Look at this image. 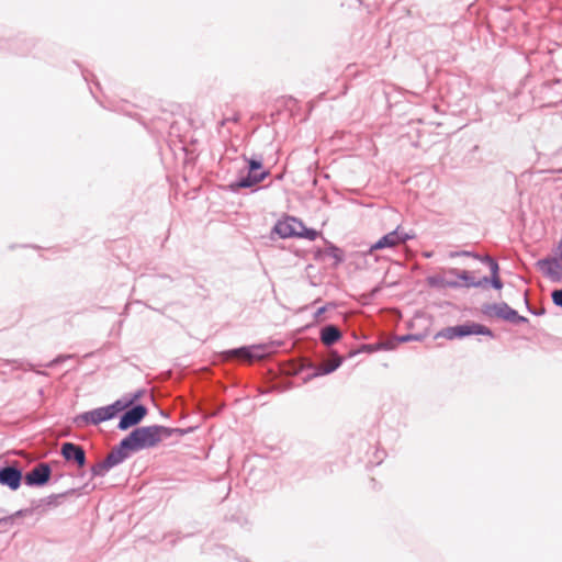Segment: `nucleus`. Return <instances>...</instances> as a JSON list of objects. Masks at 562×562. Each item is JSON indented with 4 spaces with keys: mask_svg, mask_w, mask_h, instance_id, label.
<instances>
[{
    "mask_svg": "<svg viewBox=\"0 0 562 562\" xmlns=\"http://www.w3.org/2000/svg\"><path fill=\"white\" fill-rule=\"evenodd\" d=\"M302 221L293 216H286L276 223L272 232L278 234L281 238H292L299 237V232L302 229Z\"/></svg>",
    "mask_w": 562,
    "mask_h": 562,
    "instance_id": "obj_9",
    "label": "nucleus"
},
{
    "mask_svg": "<svg viewBox=\"0 0 562 562\" xmlns=\"http://www.w3.org/2000/svg\"><path fill=\"white\" fill-rule=\"evenodd\" d=\"M224 355L226 359H238L251 363L265 357V347L262 345L243 346L229 349Z\"/></svg>",
    "mask_w": 562,
    "mask_h": 562,
    "instance_id": "obj_5",
    "label": "nucleus"
},
{
    "mask_svg": "<svg viewBox=\"0 0 562 562\" xmlns=\"http://www.w3.org/2000/svg\"><path fill=\"white\" fill-rule=\"evenodd\" d=\"M61 361V357H58L49 362L48 367H54Z\"/></svg>",
    "mask_w": 562,
    "mask_h": 562,
    "instance_id": "obj_31",
    "label": "nucleus"
},
{
    "mask_svg": "<svg viewBox=\"0 0 562 562\" xmlns=\"http://www.w3.org/2000/svg\"><path fill=\"white\" fill-rule=\"evenodd\" d=\"M342 363V358L336 353H333L331 359L324 364L315 367V370L312 374L308 375V379L316 378L319 375H325L337 370Z\"/></svg>",
    "mask_w": 562,
    "mask_h": 562,
    "instance_id": "obj_15",
    "label": "nucleus"
},
{
    "mask_svg": "<svg viewBox=\"0 0 562 562\" xmlns=\"http://www.w3.org/2000/svg\"><path fill=\"white\" fill-rule=\"evenodd\" d=\"M299 238H305L308 240H315L318 236V232L313 228H307L304 224L302 229L299 232Z\"/></svg>",
    "mask_w": 562,
    "mask_h": 562,
    "instance_id": "obj_20",
    "label": "nucleus"
},
{
    "mask_svg": "<svg viewBox=\"0 0 562 562\" xmlns=\"http://www.w3.org/2000/svg\"><path fill=\"white\" fill-rule=\"evenodd\" d=\"M341 338V331L335 325H327L321 331V340L325 346H331Z\"/></svg>",
    "mask_w": 562,
    "mask_h": 562,
    "instance_id": "obj_16",
    "label": "nucleus"
},
{
    "mask_svg": "<svg viewBox=\"0 0 562 562\" xmlns=\"http://www.w3.org/2000/svg\"><path fill=\"white\" fill-rule=\"evenodd\" d=\"M175 431H178V429L160 425L135 428L102 461L91 467L92 476H105L111 469L128 459L131 453L154 448L164 439L169 438Z\"/></svg>",
    "mask_w": 562,
    "mask_h": 562,
    "instance_id": "obj_1",
    "label": "nucleus"
},
{
    "mask_svg": "<svg viewBox=\"0 0 562 562\" xmlns=\"http://www.w3.org/2000/svg\"><path fill=\"white\" fill-rule=\"evenodd\" d=\"M68 493L69 492L63 494H52L43 499V502H45L47 505H57L58 499L65 497Z\"/></svg>",
    "mask_w": 562,
    "mask_h": 562,
    "instance_id": "obj_23",
    "label": "nucleus"
},
{
    "mask_svg": "<svg viewBox=\"0 0 562 562\" xmlns=\"http://www.w3.org/2000/svg\"><path fill=\"white\" fill-rule=\"evenodd\" d=\"M30 510L29 509H20L18 512H15L13 515L11 516H8V517H3V518H0V526L2 525H7L9 522H12L13 518L14 517H21V516H24L29 513Z\"/></svg>",
    "mask_w": 562,
    "mask_h": 562,
    "instance_id": "obj_21",
    "label": "nucleus"
},
{
    "mask_svg": "<svg viewBox=\"0 0 562 562\" xmlns=\"http://www.w3.org/2000/svg\"><path fill=\"white\" fill-rule=\"evenodd\" d=\"M551 297L553 304L562 308V289L553 290Z\"/></svg>",
    "mask_w": 562,
    "mask_h": 562,
    "instance_id": "obj_24",
    "label": "nucleus"
},
{
    "mask_svg": "<svg viewBox=\"0 0 562 562\" xmlns=\"http://www.w3.org/2000/svg\"><path fill=\"white\" fill-rule=\"evenodd\" d=\"M147 407L143 404H136L121 415L117 428L120 430H127L138 425L147 415Z\"/></svg>",
    "mask_w": 562,
    "mask_h": 562,
    "instance_id": "obj_7",
    "label": "nucleus"
},
{
    "mask_svg": "<svg viewBox=\"0 0 562 562\" xmlns=\"http://www.w3.org/2000/svg\"><path fill=\"white\" fill-rule=\"evenodd\" d=\"M23 481V472L20 467L14 464H7L0 467V484L7 486L11 491L20 488Z\"/></svg>",
    "mask_w": 562,
    "mask_h": 562,
    "instance_id": "obj_8",
    "label": "nucleus"
},
{
    "mask_svg": "<svg viewBox=\"0 0 562 562\" xmlns=\"http://www.w3.org/2000/svg\"><path fill=\"white\" fill-rule=\"evenodd\" d=\"M417 339H418V337H417V336H415V335H409V334H408V335H403V336H400V337H398V341H401V342H406V341L417 340Z\"/></svg>",
    "mask_w": 562,
    "mask_h": 562,
    "instance_id": "obj_28",
    "label": "nucleus"
},
{
    "mask_svg": "<svg viewBox=\"0 0 562 562\" xmlns=\"http://www.w3.org/2000/svg\"><path fill=\"white\" fill-rule=\"evenodd\" d=\"M538 269L553 282L562 280V261L552 257L542 258L537 261Z\"/></svg>",
    "mask_w": 562,
    "mask_h": 562,
    "instance_id": "obj_10",
    "label": "nucleus"
},
{
    "mask_svg": "<svg viewBox=\"0 0 562 562\" xmlns=\"http://www.w3.org/2000/svg\"><path fill=\"white\" fill-rule=\"evenodd\" d=\"M328 255L331 258H334L336 260V262H341L342 261L341 250L338 247L334 246V245L329 246Z\"/></svg>",
    "mask_w": 562,
    "mask_h": 562,
    "instance_id": "obj_22",
    "label": "nucleus"
},
{
    "mask_svg": "<svg viewBox=\"0 0 562 562\" xmlns=\"http://www.w3.org/2000/svg\"><path fill=\"white\" fill-rule=\"evenodd\" d=\"M553 258L562 261V239L559 241L557 246L555 256Z\"/></svg>",
    "mask_w": 562,
    "mask_h": 562,
    "instance_id": "obj_29",
    "label": "nucleus"
},
{
    "mask_svg": "<svg viewBox=\"0 0 562 562\" xmlns=\"http://www.w3.org/2000/svg\"><path fill=\"white\" fill-rule=\"evenodd\" d=\"M470 335H484L488 337H494L493 331L479 323L469 322L462 325L450 326L441 329L436 337H442L449 340L454 338H463Z\"/></svg>",
    "mask_w": 562,
    "mask_h": 562,
    "instance_id": "obj_2",
    "label": "nucleus"
},
{
    "mask_svg": "<svg viewBox=\"0 0 562 562\" xmlns=\"http://www.w3.org/2000/svg\"><path fill=\"white\" fill-rule=\"evenodd\" d=\"M482 314L487 318H499L514 324L526 323L528 319L517 313L507 303H487L481 307Z\"/></svg>",
    "mask_w": 562,
    "mask_h": 562,
    "instance_id": "obj_3",
    "label": "nucleus"
},
{
    "mask_svg": "<svg viewBox=\"0 0 562 562\" xmlns=\"http://www.w3.org/2000/svg\"><path fill=\"white\" fill-rule=\"evenodd\" d=\"M269 176L268 170H261L260 172H249L247 176L240 177L237 181L229 184L232 191L237 192L239 189L251 188Z\"/></svg>",
    "mask_w": 562,
    "mask_h": 562,
    "instance_id": "obj_12",
    "label": "nucleus"
},
{
    "mask_svg": "<svg viewBox=\"0 0 562 562\" xmlns=\"http://www.w3.org/2000/svg\"><path fill=\"white\" fill-rule=\"evenodd\" d=\"M325 311L326 308L324 306L319 307L315 313V317H319Z\"/></svg>",
    "mask_w": 562,
    "mask_h": 562,
    "instance_id": "obj_32",
    "label": "nucleus"
},
{
    "mask_svg": "<svg viewBox=\"0 0 562 562\" xmlns=\"http://www.w3.org/2000/svg\"><path fill=\"white\" fill-rule=\"evenodd\" d=\"M111 417L106 411V407H98L89 412H85L77 416L76 423L78 425L82 424H92V425H99L102 422L110 420Z\"/></svg>",
    "mask_w": 562,
    "mask_h": 562,
    "instance_id": "obj_13",
    "label": "nucleus"
},
{
    "mask_svg": "<svg viewBox=\"0 0 562 562\" xmlns=\"http://www.w3.org/2000/svg\"><path fill=\"white\" fill-rule=\"evenodd\" d=\"M480 260L483 263L487 265V267L491 270V274L492 276H497L498 274L499 267H498V263H497V261L495 259H493L490 256H484V257H481Z\"/></svg>",
    "mask_w": 562,
    "mask_h": 562,
    "instance_id": "obj_19",
    "label": "nucleus"
},
{
    "mask_svg": "<svg viewBox=\"0 0 562 562\" xmlns=\"http://www.w3.org/2000/svg\"><path fill=\"white\" fill-rule=\"evenodd\" d=\"M52 475V469L48 463L41 462L37 463L33 469H31L29 472H26L25 475H23V480L25 485L30 487H40L46 485Z\"/></svg>",
    "mask_w": 562,
    "mask_h": 562,
    "instance_id": "obj_6",
    "label": "nucleus"
},
{
    "mask_svg": "<svg viewBox=\"0 0 562 562\" xmlns=\"http://www.w3.org/2000/svg\"><path fill=\"white\" fill-rule=\"evenodd\" d=\"M139 394H135L131 400H116L114 403L106 405V411L112 418H114L119 413L125 412V409L133 403L134 400H137Z\"/></svg>",
    "mask_w": 562,
    "mask_h": 562,
    "instance_id": "obj_17",
    "label": "nucleus"
},
{
    "mask_svg": "<svg viewBox=\"0 0 562 562\" xmlns=\"http://www.w3.org/2000/svg\"><path fill=\"white\" fill-rule=\"evenodd\" d=\"M414 236L404 232L400 226H397L394 231L387 233L383 237H381L378 241L372 244L369 248V252L372 254L375 250L384 249V248H394L400 244H404L407 240L412 239Z\"/></svg>",
    "mask_w": 562,
    "mask_h": 562,
    "instance_id": "obj_4",
    "label": "nucleus"
},
{
    "mask_svg": "<svg viewBox=\"0 0 562 562\" xmlns=\"http://www.w3.org/2000/svg\"><path fill=\"white\" fill-rule=\"evenodd\" d=\"M244 159L247 161V169L249 172H260L262 170L261 158H247L244 156Z\"/></svg>",
    "mask_w": 562,
    "mask_h": 562,
    "instance_id": "obj_18",
    "label": "nucleus"
},
{
    "mask_svg": "<svg viewBox=\"0 0 562 562\" xmlns=\"http://www.w3.org/2000/svg\"><path fill=\"white\" fill-rule=\"evenodd\" d=\"M460 256H463V257H473L475 259H479L481 258V256L476 255V254H473L471 251H468V250H461L460 251Z\"/></svg>",
    "mask_w": 562,
    "mask_h": 562,
    "instance_id": "obj_30",
    "label": "nucleus"
},
{
    "mask_svg": "<svg viewBox=\"0 0 562 562\" xmlns=\"http://www.w3.org/2000/svg\"><path fill=\"white\" fill-rule=\"evenodd\" d=\"M449 274L456 276L458 279L464 281V285L467 288H481L488 283V278L483 277L482 279L475 281L469 271L467 270H458L456 268H452L448 271Z\"/></svg>",
    "mask_w": 562,
    "mask_h": 562,
    "instance_id": "obj_14",
    "label": "nucleus"
},
{
    "mask_svg": "<svg viewBox=\"0 0 562 562\" xmlns=\"http://www.w3.org/2000/svg\"><path fill=\"white\" fill-rule=\"evenodd\" d=\"M488 283L492 284V286L496 290H501L503 288V282L497 276H492L491 279L488 278Z\"/></svg>",
    "mask_w": 562,
    "mask_h": 562,
    "instance_id": "obj_25",
    "label": "nucleus"
},
{
    "mask_svg": "<svg viewBox=\"0 0 562 562\" xmlns=\"http://www.w3.org/2000/svg\"><path fill=\"white\" fill-rule=\"evenodd\" d=\"M442 281H445V278L430 277L428 279L429 284L432 285V286H438V285L442 286Z\"/></svg>",
    "mask_w": 562,
    "mask_h": 562,
    "instance_id": "obj_27",
    "label": "nucleus"
},
{
    "mask_svg": "<svg viewBox=\"0 0 562 562\" xmlns=\"http://www.w3.org/2000/svg\"><path fill=\"white\" fill-rule=\"evenodd\" d=\"M442 286H447V288H451V289H458V288H461L462 284L456 280H448V279H445V281H442Z\"/></svg>",
    "mask_w": 562,
    "mask_h": 562,
    "instance_id": "obj_26",
    "label": "nucleus"
},
{
    "mask_svg": "<svg viewBox=\"0 0 562 562\" xmlns=\"http://www.w3.org/2000/svg\"><path fill=\"white\" fill-rule=\"evenodd\" d=\"M60 454L68 462H75L79 468L86 465L87 457L85 449L74 442H64L60 447Z\"/></svg>",
    "mask_w": 562,
    "mask_h": 562,
    "instance_id": "obj_11",
    "label": "nucleus"
},
{
    "mask_svg": "<svg viewBox=\"0 0 562 562\" xmlns=\"http://www.w3.org/2000/svg\"><path fill=\"white\" fill-rule=\"evenodd\" d=\"M451 258L460 257V251H451L449 255Z\"/></svg>",
    "mask_w": 562,
    "mask_h": 562,
    "instance_id": "obj_33",
    "label": "nucleus"
}]
</instances>
